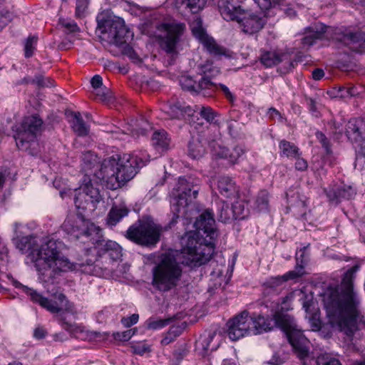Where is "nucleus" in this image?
Returning a JSON list of instances; mask_svg holds the SVG:
<instances>
[{
	"label": "nucleus",
	"instance_id": "nucleus-1",
	"mask_svg": "<svg viewBox=\"0 0 365 365\" xmlns=\"http://www.w3.org/2000/svg\"><path fill=\"white\" fill-rule=\"evenodd\" d=\"M194 227L197 232H189L182 237V250L161 255L153 267L152 284L160 292H169L179 284L182 275L181 264L199 267L212 256L217 237L213 213L205 210L197 217Z\"/></svg>",
	"mask_w": 365,
	"mask_h": 365
},
{
	"label": "nucleus",
	"instance_id": "nucleus-2",
	"mask_svg": "<svg viewBox=\"0 0 365 365\" xmlns=\"http://www.w3.org/2000/svg\"><path fill=\"white\" fill-rule=\"evenodd\" d=\"M359 266L348 269L340 284L330 285L324 294V303L332 327L337 329L349 339H352L362 322L360 299L354 289V274Z\"/></svg>",
	"mask_w": 365,
	"mask_h": 365
},
{
	"label": "nucleus",
	"instance_id": "nucleus-3",
	"mask_svg": "<svg viewBox=\"0 0 365 365\" xmlns=\"http://www.w3.org/2000/svg\"><path fill=\"white\" fill-rule=\"evenodd\" d=\"M34 239L31 237H23L16 242V247L21 253L30 250L29 257L35 263L40 279L44 282L54 279L63 272L80 270L88 274L103 276L107 268L100 267V262L88 259L86 262L71 263L61 252L63 243L61 241L49 239L43 242L40 247L32 248Z\"/></svg>",
	"mask_w": 365,
	"mask_h": 365
},
{
	"label": "nucleus",
	"instance_id": "nucleus-4",
	"mask_svg": "<svg viewBox=\"0 0 365 365\" xmlns=\"http://www.w3.org/2000/svg\"><path fill=\"white\" fill-rule=\"evenodd\" d=\"M11 281L15 287H21L25 293L30 297L32 302L38 304L41 307L53 314H58V319L63 322L64 329L66 331L71 332L77 338L83 337V327L68 322L64 316V311L68 312H73V305L68 302L66 296L62 292L56 291L52 294L51 299H48L36 291L22 285L12 277Z\"/></svg>",
	"mask_w": 365,
	"mask_h": 365
},
{
	"label": "nucleus",
	"instance_id": "nucleus-5",
	"mask_svg": "<svg viewBox=\"0 0 365 365\" xmlns=\"http://www.w3.org/2000/svg\"><path fill=\"white\" fill-rule=\"evenodd\" d=\"M200 180L192 176L180 178L176 187L172 192L170 200L173 217L172 224L176 223L180 216L186 217L187 207L197 196L200 190Z\"/></svg>",
	"mask_w": 365,
	"mask_h": 365
},
{
	"label": "nucleus",
	"instance_id": "nucleus-6",
	"mask_svg": "<svg viewBox=\"0 0 365 365\" xmlns=\"http://www.w3.org/2000/svg\"><path fill=\"white\" fill-rule=\"evenodd\" d=\"M96 20L101 38L110 44L123 46L132 36L122 19H115L107 12L99 14Z\"/></svg>",
	"mask_w": 365,
	"mask_h": 365
},
{
	"label": "nucleus",
	"instance_id": "nucleus-7",
	"mask_svg": "<svg viewBox=\"0 0 365 365\" xmlns=\"http://www.w3.org/2000/svg\"><path fill=\"white\" fill-rule=\"evenodd\" d=\"M161 230L153 222L140 220L128 228L125 237L140 245H154L159 241Z\"/></svg>",
	"mask_w": 365,
	"mask_h": 365
},
{
	"label": "nucleus",
	"instance_id": "nucleus-8",
	"mask_svg": "<svg viewBox=\"0 0 365 365\" xmlns=\"http://www.w3.org/2000/svg\"><path fill=\"white\" fill-rule=\"evenodd\" d=\"M163 34L160 36V48L170 55L169 63H173L174 56L178 54V44L185 30V24L177 21L163 23L158 26Z\"/></svg>",
	"mask_w": 365,
	"mask_h": 365
},
{
	"label": "nucleus",
	"instance_id": "nucleus-9",
	"mask_svg": "<svg viewBox=\"0 0 365 365\" xmlns=\"http://www.w3.org/2000/svg\"><path fill=\"white\" fill-rule=\"evenodd\" d=\"M227 335L232 341H236L246 335H257L263 332L264 328L255 321L253 317H250L248 312H242L227 323Z\"/></svg>",
	"mask_w": 365,
	"mask_h": 365
},
{
	"label": "nucleus",
	"instance_id": "nucleus-10",
	"mask_svg": "<svg viewBox=\"0 0 365 365\" xmlns=\"http://www.w3.org/2000/svg\"><path fill=\"white\" fill-rule=\"evenodd\" d=\"M150 161V155L145 152L139 155L124 154L120 156L118 163L117 183L118 187L131 180L138 173V170L145 166Z\"/></svg>",
	"mask_w": 365,
	"mask_h": 365
},
{
	"label": "nucleus",
	"instance_id": "nucleus-11",
	"mask_svg": "<svg viewBox=\"0 0 365 365\" xmlns=\"http://www.w3.org/2000/svg\"><path fill=\"white\" fill-rule=\"evenodd\" d=\"M259 312L253 317L260 327H264L263 331H268L274 327H281L284 324V319L291 317L279 312V303L270 300L258 304Z\"/></svg>",
	"mask_w": 365,
	"mask_h": 365
},
{
	"label": "nucleus",
	"instance_id": "nucleus-12",
	"mask_svg": "<svg viewBox=\"0 0 365 365\" xmlns=\"http://www.w3.org/2000/svg\"><path fill=\"white\" fill-rule=\"evenodd\" d=\"M43 120L37 115L25 117L14 135L16 146L20 150H27L42 130Z\"/></svg>",
	"mask_w": 365,
	"mask_h": 365
},
{
	"label": "nucleus",
	"instance_id": "nucleus-13",
	"mask_svg": "<svg viewBox=\"0 0 365 365\" xmlns=\"http://www.w3.org/2000/svg\"><path fill=\"white\" fill-rule=\"evenodd\" d=\"M103 200L98 188L95 187L90 179L76 190L74 203L78 209L94 211L97 205Z\"/></svg>",
	"mask_w": 365,
	"mask_h": 365
},
{
	"label": "nucleus",
	"instance_id": "nucleus-14",
	"mask_svg": "<svg viewBox=\"0 0 365 365\" xmlns=\"http://www.w3.org/2000/svg\"><path fill=\"white\" fill-rule=\"evenodd\" d=\"M286 334L289 343L300 359L308 356L309 341L302 331L297 329L292 317L284 319V324L280 327Z\"/></svg>",
	"mask_w": 365,
	"mask_h": 365
},
{
	"label": "nucleus",
	"instance_id": "nucleus-15",
	"mask_svg": "<svg viewBox=\"0 0 365 365\" xmlns=\"http://www.w3.org/2000/svg\"><path fill=\"white\" fill-rule=\"evenodd\" d=\"M63 230L75 239L81 236H90L96 232V226L81 214L68 215L61 225Z\"/></svg>",
	"mask_w": 365,
	"mask_h": 365
},
{
	"label": "nucleus",
	"instance_id": "nucleus-16",
	"mask_svg": "<svg viewBox=\"0 0 365 365\" xmlns=\"http://www.w3.org/2000/svg\"><path fill=\"white\" fill-rule=\"evenodd\" d=\"M119 160L120 155L118 154L105 159L101 165L99 171L96 174L97 178L103 183L106 184V186L111 190L118 188L116 177Z\"/></svg>",
	"mask_w": 365,
	"mask_h": 365
},
{
	"label": "nucleus",
	"instance_id": "nucleus-17",
	"mask_svg": "<svg viewBox=\"0 0 365 365\" xmlns=\"http://www.w3.org/2000/svg\"><path fill=\"white\" fill-rule=\"evenodd\" d=\"M190 29L192 34L199 39L207 51L215 56H220L225 53V49L218 45L213 38L209 36L202 27V22L200 18L195 17L190 23Z\"/></svg>",
	"mask_w": 365,
	"mask_h": 365
},
{
	"label": "nucleus",
	"instance_id": "nucleus-18",
	"mask_svg": "<svg viewBox=\"0 0 365 365\" xmlns=\"http://www.w3.org/2000/svg\"><path fill=\"white\" fill-rule=\"evenodd\" d=\"M201 72L203 76L197 80V93L205 96H212L217 89L218 85L211 78L220 73L218 68L212 66V63L207 61L205 64L200 66Z\"/></svg>",
	"mask_w": 365,
	"mask_h": 365
},
{
	"label": "nucleus",
	"instance_id": "nucleus-19",
	"mask_svg": "<svg viewBox=\"0 0 365 365\" xmlns=\"http://www.w3.org/2000/svg\"><path fill=\"white\" fill-rule=\"evenodd\" d=\"M234 21L239 23L244 33L250 35L259 31L265 24L264 19L245 10L238 14Z\"/></svg>",
	"mask_w": 365,
	"mask_h": 365
},
{
	"label": "nucleus",
	"instance_id": "nucleus-20",
	"mask_svg": "<svg viewBox=\"0 0 365 365\" xmlns=\"http://www.w3.org/2000/svg\"><path fill=\"white\" fill-rule=\"evenodd\" d=\"M160 109L170 119L185 118L186 116H192L196 110L185 102L178 101L164 103Z\"/></svg>",
	"mask_w": 365,
	"mask_h": 365
},
{
	"label": "nucleus",
	"instance_id": "nucleus-21",
	"mask_svg": "<svg viewBox=\"0 0 365 365\" xmlns=\"http://www.w3.org/2000/svg\"><path fill=\"white\" fill-rule=\"evenodd\" d=\"M335 38L339 43L349 47L353 51L363 52L365 51V36L361 32L337 33Z\"/></svg>",
	"mask_w": 365,
	"mask_h": 365
},
{
	"label": "nucleus",
	"instance_id": "nucleus-22",
	"mask_svg": "<svg viewBox=\"0 0 365 365\" xmlns=\"http://www.w3.org/2000/svg\"><path fill=\"white\" fill-rule=\"evenodd\" d=\"M96 248L100 257H108L112 261L118 260L122 256L120 246L112 240H98L96 242Z\"/></svg>",
	"mask_w": 365,
	"mask_h": 365
},
{
	"label": "nucleus",
	"instance_id": "nucleus-23",
	"mask_svg": "<svg viewBox=\"0 0 365 365\" xmlns=\"http://www.w3.org/2000/svg\"><path fill=\"white\" fill-rule=\"evenodd\" d=\"M261 63L266 67H272L279 63H284L287 70L293 67L291 56L287 53L277 51H264L260 56Z\"/></svg>",
	"mask_w": 365,
	"mask_h": 365
},
{
	"label": "nucleus",
	"instance_id": "nucleus-24",
	"mask_svg": "<svg viewBox=\"0 0 365 365\" xmlns=\"http://www.w3.org/2000/svg\"><path fill=\"white\" fill-rule=\"evenodd\" d=\"M326 192L329 200L335 204L342 200H350L356 195L354 189L347 185H334L326 190Z\"/></svg>",
	"mask_w": 365,
	"mask_h": 365
},
{
	"label": "nucleus",
	"instance_id": "nucleus-25",
	"mask_svg": "<svg viewBox=\"0 0 365 365\" xmlns=\"http://www.w3.org/2000/svg\"><path fill=\"white\" fill-rule=\"evenodd\" d=\"M217 6L221 16L227 21H234L244 10L236 0H218Z\"/></svg>",
	"mask_w": 365,
	"mask_h": 365
},
{
	"label": "nucleus",
	"instance_id": "nucleus-26",
	"mask_svg": "<svg viewBox=\"0 0 365 365\" xmlns=\"http://www.w3.org/2000/svg\"><path fill=\"white\" fill-rule=\"evenodd\" d=\"M365 134V123L362 119L350 120L346 128L347 138L353 142H359L364 138Z\"/></svg>",
	"mask_w": 365,
	"mask_h": 365
},
{
	"label": "nucleus",
	"instance_id": "nucleus-27",
	"mask_svg": "<svg viewBox=\"0 0 365 365\" xmlns=\"http://www.w3.org/2000/svg\"><path fill=\"white\" fill-rule=\"evenodd\" d=\"M245 153L241 146H236L232 150L225 146L217 145L214 147L213 155L219 158L227 159L230 163H235L238 158Z\"/></svg>",
	"mask_w": 365,
	"mask_h": 365
},
{
	"label": "nucleus",
	"instance_id": "nucleus-28",
	"mask_svg": "<svg viewBox=\"0 0 365 365\" xmlns=\"http://www.w3.org/2000/svg\"><path fill=\"white\" fill-rule=\"evenodd\" d=\"M327 31V26L322 23H314L306 29L304 36L302 38V43L304 46L312 45L317 39L323 37Z\"/></svg>",
	"mask_w": 365,
	"mask_h": 365
},
{
	"label": "nucleus",
	"instance_id": "nucleus-29",
	"mask_svg": "<svg viewBox=\"0 0 365 365\" xmlns=\"http://www.w3.org/2000/svg\"><path fill=\"white\" fill-rule=\"evenodd\" d=\"M217 189L220 194L227 198L235 197L238 192L235 182L228 176H220L218 178Z\"/></svg>",
	"mask_w": 365,
	"mask_h": 365
},
{
	"label": "nucleus",
	"instance_id": "nucleus-30",
	"mask_svg": "<svg viewBox=\"0 0 365 365\" xmlns=\"http://www.w3.org/2000/svg\"><path fill=\"white\" fill-rule=\"evenodd\" d=\"M170 139L164 130L155 131L152 136V145L158 151L163 152L169 148Z\"/></svg>",
	"mask_w": 365,
	"mask_h": 365
},
{
	"label": "nucleus",
	"instance_id": "nucleus-31",
	"mask_svg": "<svg viewBox=\"0 0 365 365\" xmlns=\"http://www.w3.org/2000/svg\"><path fill=\"white\" fill-rule=\"evenodd\" d=\"M73 118L71 127L73 131L79 136H85L88 134L89 126L86 124L79 112H71Z\"/></svg>",
	"mask_w": 365,
	"mask_h": 365
},
{
	"label": "nucleus",
	"instance_id": "nucleus-32",
	"mask_svg": "<svg viewBox=\"0 0 365 365\" xmlns=\"http://www.w3.org/2000/svg\"><path fill=\"white\" fill-rule=\"evenodd\" d=\"M129 210L124 205L113 206L107 217V223L115 226L123 217L128 215Z\"/></svg>",
	"mask_w": 365,
	"mask_h": 365
},
{
	"label": "nucleus",
	"instance_id": "nucleus-33",
	"mask_svg": "<svg viewBox=\"0 0 365 365\" xmlns=\"http://www.w3.org/2000/svg\"><path fill=\"white\" fill-rule=\"evenodd\" d=\"M215 336V331H209L207 334L200 336V339L196 341L197 348H201L205 352L216 350L218 344H212Z\"/></svg>",
	"mask_w": 365,
	"mask_h": 365
},
{
	"label": "nucleus",
	"instance_id": "nucleus-34",
	"mask_svg": "<svg viewBox=\"0 0 365 365\" xmlns=\"http://www.w3.org/2000/svg\"><path fill=\"white\" fill-rule=\"evenodd\" d=\"M205 153V148L199 138H192L188 143V155L193 159L201 158Z\"/></svg>",
	"mask_w": 365,
	"mask_h": 365
},
{
	"label": "nucleus",
	"instance_id": "nucleus-35",
	"mask_svg": "<svg viewBox=\"0 0 365 365\" xmlns=\"http://www.w3.org/2000/svg\"><path fill=\"white\" fill-rule=\"evenodd\" d=\"M93 88L96 90V98L101 101H108L110 98L109 91L106 88V91L98 90L103 84L102 78L99 75H95L91 81Z\"/></svg>",
	"mask_w": 365,
	"mask_h": 365
},
{
	"label": "nucleus",
	"instance_id": "nucleus-36",
	"mask_svg": "<svg viewBox=\"0 0 365 365\" xmlns=\"http://www.w3.org/2000/svg\"><path fill=\"white\" fill-rule=\"evenodd\" d=\"M279 148L281 150L282 156L292 158L300 155L299 148L294 143L285 140L280 141Z\"/></svg>",
	"mask_w": 365,
	"mask_h": 365
},
{
	"label": "nucleus",
	"instance_id": "nucleus-37",
	"mask_svg": "<svg viewBox=\"0 0 365 365\" xmlns=\"http://www.w3.org/2000/svg\"><path fill=\"white\" fill-rule=\"evenodd\" d=\"M292 190H289L286 195L287 197L288 203L291 207L299 208L301 210V215H303L304 214V210L306 207V201L301 197L299 192L292 193Z\"/></svg>",
	"mask_w": 365,
	"mask_h": 365
},
{
	"label": "nucleus",
	"instance_id": "nucleus-38",
	"mask_svg": "<svg viewBox=\"0 0 365 365\" xmlns=\"http://www.w3.org/2000/svg\"><path fill=\"white\" fill-rule=\"evenodd\" d=\"M193 108L196 110L195 112L199 111L200 116L210 123H213L217 116V113L209 106H195Z\"/></svg>",
	"mask_w": 365,
	"mask_h": 365
},
{
	"label": "nucleus",
	"instance_id": "nucleus-39",
	"mask_svg": "<svg viewBox=\"0 0 365 365\" xmlns=\"http://www.w3.org/2000/svg\"><path fill=\"white\" fill-rule=\"evenodd\" d=\"M171 322L170 318L168 319H156V318H149L145 322L146 327L148 329L157 330L162 329L170 324Z\"/></svg>",
	"mask_w": 365,
	"mask_h": 365
},
{
	"label": "nucleus",
	"instance_id": "nucleus-40",
	"mask_svg": "<svg viewBox=\"0 0 365 365\" xmlns=\"http://www.w3.org/2000/svg\"><path fill=\"white\" fill-rule=\"evenodd\" d=\"M181 87L192 93H197V81L190 76H182L180 80Z\"/></svg>",
	"mask_w": 365,
	"mask_h": 365
},
{
	"label": "nucleus",
	"instance_id": "nucleus-41",
	"mask_svg": "<svg viewBox=\"0 0 365 365\" xmlns=\"http://www.w3.org/2000/svg\"><path fill=\"white\" fill-rule=\"evenodd\" d=\"M255 205L259 211H267L269 206V193L265 190L259 192Z\"/></svg>",
	"mask_w": 365,
	"mask_h": 365
},
{
	"label": "nucleus",
	"instance_id": "nucleus-42",
	"mask_svg": "<svg viewBox=\"0 0 365 365\" xmlns=\"http://www.w3.org/2000/svg\"><path fill=\"white\" fill-rule=\"evenodd\" d=\"M217 218L219 221L222 222H227L233 219L232 209L229 207V205L227 203L223 202L219 207Z\"/></svg>",
	"mask_w": 365,
	"mask_h": 365
},
{
	"label": "nucleus",
	"instance_id": "nucleus-43",
	"mask_svg": "<svg viewBox=\"0 0 365 365\" xmlns=\"http://www.w3.org/2000/svg\"><path fill=\"white\" fill-rule=\"evenodd\" d=\"M232 218L235 220H242L246 216L245 206L242 201H236L232 205Z\"/></svg>",
	"mask_w": 365,
	"mask_h": 365
},
{
	"label": "nucleus",
	"instance_id": "nucleus-44",
	"mask_svg": "<svg viewBox=\"0 0 365 365\" xmlns=\"http://www.w3.org/2000/svg\"><path fill=\"white\" fill-rule=\"evenodd\" d=\"M38 37L36 36H29L24 43L25 57L29 58L33 56L37 44Z\"/></svg>",
	"mask_w": 365,
	"mask_h": 365
},
{
	"label": "nucleus",
	"instance_id": "nucleus-45",
	"mask_svg": "<svg viewBox=\"0 0 365 365\" xmlns=\"http://www.w3.org/2000/svg\"><path fill=\"white\" fill-rule=\"evenodd\" d=\"M317 138L320 140L322 144V146L325 149L326 155L324 158V160L325 163H329V165L331 166L333 165V161L329 159L331 154V150L330 149L329 142L326 138V136L322 133H317Z\"/></svg>",
	"mask_w": 365,
	"mask_h": 365
},
{
	"label": "nucleus",
	"instance_id": "nucleus-46",
	"mask_svg": "<svg viewBox=\"0 0 365 365\" xmlns=\"http://www.w3.org/2000/svg\"><path fill=\"white\" fill-rule=\"evenodd\" d=\"M207 0H183V4L188 7L192 13H197L205 6Z\"/></svg>",
	"mask_w": 365,
	"mask_h": 365
},
{
	"label": "nucleus",
	"instance_id": "nucleus-47",
	"mask_svg": "<svg viewBox=\"0 0 365 365\" xmlns=\"http://www.w3.org/2000/svg\"><path fill=\"white\" fill-rule=\"evenodd\" d=\"M317 365H341L339 361L329 354H323L317 357Z\"/></svg>",
	"mask_w": 365,
	"mask_h": 365
},
{
	"label": "nucleus",
	"instance_id": "nucleus-48",
	"mask_svg": "<svg viewBox=\"0 0 365 365\" xmlns=\"http://www.w3.org/2000/svg\"><path fill=\"white\" fill-rule=\"evenodd\" d=\"M304 266L303 264L296 266L294 270H292L282 275L283 279L286 281L289 279H296L304 274Z\"/></svg>",
	"mask_w": 365,
	"mask_h": 365
},
{
	"label": "nucleus",
	"instance_id": "nucleus-49",
	"mask_svg": "<svg viewBox=\"0 0 365 365\" xmlns=\"http://www.w3.org/2000/svg\"><path fill=\"white\" fill-rule=\"evenodd\" d=\"M32 82L41 87H49L53 86V81L50 78H45L41 75L35 76Z\"/></svg>",
	"mask_w": 365,
	"mask_h": 365
},
{
	"label": "nucleus",
	"instance_id": "nucleus-50",
	"mask_svg": "<svg viewBox=\"0 0 365 365\" xmlns=\"http://www.w3.org/2000/svg\"><path fill=\"white\" fill-rule=\"evenodd\" d=\"M61 25L65 28L66 32L74 33L79 30L78 26L73 21L60 20Z\"/></svg>",
	"mask_w": 365,
	"mask_h": 365
},
{
	"label": "nucleus",
	"instance_id": "nucleus-51",
	"mask_svg": "<svg viewBox=\"0 0 365 365\" xmlns=\"http://www.w3.org/2000/svg\"><path fill=\"white\" fill-rule=\"evenodd\" d=\"M240 124L234 120H230L227 121V129L231 136L235 138L240 134L239 132Z\"/></svg>",
	"mask_w": 365,
	"mask_h": 365
},
{
	"label": "nucleus",
	"instance_id": "nucleus-52",
	"mask_svg": "<svg viewBox=\"0 0 365 365\" xmlns=\"http://www.w3.org/2000/svg\"><path fill=\"white\" fill-rule=\"evenodd\" d=\"M306 247L302 248L299 252H297L296 254V260H297V264L300 265L303 264L304 267V264H307V259H308V254L306 252Z\"/></svg>",
	"mask_w": 365,
	"mask_h": 365
},
{
	"label": "nucleus",
	"instance_id": "nucleus-53",
	"mask_svg": "<svg viewBox=\"0 0 365 365\" xmlns=\"http://www.w3.org/2000/svg\"><path fill=\"white\" fill-rule=\"evenodd\" d=\"M255 4L264 11L268 10L275 4H277V1L275 0H254Z\"/></svg>",
	"mask_w": 365,
	"mask_h": 365
},
{
	"label": "nucleus",
	"instance_id": "nucleus-54",
	"mask_svg": "<svg viewBox=\"0 0 365 365\" xmlns=\"http://www.w3.org/2000/svg\"><path fill=\"white\" fill-rule=\"evenodd\" d=\"M88 4V0H77L76 14L78 16H81L85 12L87 6Z\"/></svg>",
	"mask_w": 365,
	"mask_h": 365
},
{
	"label": "nucleus",
	"instance_id": "nucleus-55",
	"mask_svg": "<svg viewBox=\"0 0 365 365\" xmlns=\"http://www.w3.org/2000/svg\"><path fill=\"white\" fill-rule=\"evenodd\" d=\"M139 315L138 314H133L130 317H123L121 319V323L125 327H130L132 325L136 324L138 321Z\"/></svg>",
	"mask_w": 365,
	"mask_h": 365
},
{
	"label": "nucleus",
	"instance_id": "nucleus-56",
	"mask_svg": "<svg viewBox=\"0 0 365 365\" xmlns=\"http://www.w3.org/2000/svg\"><path fill=\"white\" fill-rule=\"evenodd\" d=\"M134 334V331L133 329H128L127 331H123L121 333L117 332L116 334H113L115 339H119L120 341H128L131 338V336Z\"/></svg>",
	"mask_w": 365,
	"mask_h": 365
},
{
	"label": "nucleus",
	"instance_id": "nucleus-57",
	"mask_svg": "<svg viewBox=\"0 0 365 365\" xmlns=\"http://www.w3.org/2000/svg\"><path fill=\"white\" fill-rule=\"evenodd\" d=\"M82 160L88 165H92L96 162V156L93 153L88 151L83 154Z\"/></svg>",
	"mask_w": 365,
	"mask_h": 365
},
{
	"label": "nucleus",
	"instance_id": "nucleus-58",
	"mask_svg": "<svg viewBox=\"0 0 365 365\" xmlns=\"http://www.w3.org/2000/svg\"><path fill=\"white\" fill-rule=\"evenodd\" d=\"M296 159L295 168L299 171H304L307 169L308 163L302 158L298 157L294 158Z\"/></svg>",
	"mask_w": 365,
	"mask_h": 365
},
{
	"label": "nucleus",
	"instance_id": "nucleus-59",
	"mask_svg": "<svg viewBox=\"0 0 365 365\" xmlns=\"http://www.w3.org/2000/svg\"><path fill=\"white\" fill-rule=\"evenodd\" d=\"M267 115L269 119L272 120H274L276 118H277L279 121H282L283 120V117L279 113V111L274 108H269L267 112Z\"/></svg>",
	"mask_w": 365,
	"mask_h": 365
},
{
	"label": "nucleus",
	"instance_id": "nucleus-60",
	"mask_svg": "<svg viewBox=\"0 0 365 365\" xmlns=\"http://www.w3.org/2000/svg\"><path fill=\"white\" fill-rule=\"evenodd\" d=\"M285 280L283 279L282 276H278L275 277L271 278L267 282V284L270 288L277 287L281 285Z\"/></svg>",
	"mask_w": 365,
	"mask_h": 365
},
{
	"label": "nucleus",
	"instance_id": "nucleus-61",
	"mask_svg": "<svg viewBox=\"0 0 365 365\" xmlns=\"http://www.w3.org/2000/svg\"><path fill=\"white\" fill-rule=\"evenodd\" d=\"M339 92H341L340 97H342V98H345L347 96H354L356 94L354 88H343L339 90Z\"/></svg>",
	"mask_w": 365,
	"mask_h": 365
},
{
	"label": "nucleus",
	"instance_id": "nucleus-62",
	"mask_svg": "<svg viewBox=\"0 0 365 365\" xmlns=\"http://www.w3.org/2000/svg\"><path fill=\"white\" fill-rule=\"evenodd\" d=\"M145 127H140L139 129H133V130H132L133 135L138 136L140 134L143 135H146L148 128L150 127L147 123L145 124Z\"/></svg>",
	"mask_w": 365,
	"mask_h": 365
},
{
	"label": "nucleus",
	"instance_id": "nucleus-63",
	"mask_svg": "<svg viewBox=\"0 0 365 365\" xmlns=\"http://www.w3.org/2000/svg\"><path fill=\"white\" fill-rule=\"evenodd\" d=\"M46 334V330L43 327H36L34 331V336L36 339H43Z\"/></svg>",
	"mask_w": 365,
	"mask_h": 365
},
{
	"label": "nucleus",
	"instance_id": "nucleus-64",
	"mask_svg": "<svg viewBox=\"0 0 365 365\" xmlns=\"http://www.w3.org/2000/svg\"><path fill=\"white\" fill-rule=\"evenodd\" d=\"M182 328L179 326H173L169 329V335H173L175 338L179 336L182 332Z\"/></svg>",
	"mask_w": 365,
	"mask_h": 365
}]
</instances>
